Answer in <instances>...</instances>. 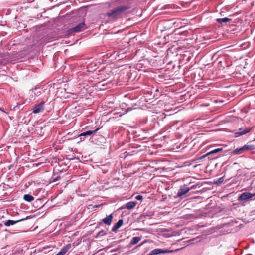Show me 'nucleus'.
<instances>
[{"label":"nucleus","mask_w":255,"mask_h":255,"mask_svg":"<svg viewBox=\"0 0 255 255\" xmlns=\"http://www.w3.org/2000/svg\"><path fill=\"white\" fill-rule=\"evenodd\" d=\"M106 234V232L104 230H102L99 231L97 233L96 237H97V238L103 236L104 235H105Z\"/></svg>","instance_id":"obj_20"},{"label":"nucleus","mask_w":255,"mask_h":255,"mask_svg":"<svg viewBox=\"0 0 255 255\" xmlns=\"http://www.w3.org/2000/svg\"><path fill=\"white\" fill-rule=\"evenodd\" d=\"M98 129H99V128H97L94 131L88 130V131H86L85 132H83L79 135V136H90V135H92V134H94L95 132H96L98 130Z\"/></svg>","instance_id":"obj_14"},{"label":"nucleus","mask_w":255,"mask_h":255,"mask_svg":"<svg viewBox=\"0 0 255 255\" xmlns=\"http://www.w3.org/2000/svg\"><path fill=\"white\" fill-rule=\"evenodd\" d=\"M172 251L174 252L173 250H172ZM176 251H177V250H174V252H176Z\"/></svg>","instance_id":"obj_27"},{"label":"nucleus","mask_w":255,"mask_h":255,"mask_svg":"<svg viewBox=\"0 0 255 255\" xmlns=\"http://www.w3.org/2000/svg\"><path fill=\"white\" fill-rule=\"evenodd\" d=\"M85 29H86V27H85V23L81 22L75 27H73L69 29L68 30V32L70 34L78 33L81 32Z\"/></svg>","instance_id":"obj_2"},{"label":"nucleus","mask_w":255,"mask_h":255,"mask_svg":"<svg viewBox=\"0 0 255 255\" xmlns=\"http://www.w3.org/2000/svg\"><path fill=\"white\" fill-rule=\"evenodd\" d=\"M252 128L248 127L245 128H240L237 131L235 132V137H238L241 135H244L251 131Z\"/></svg>","instance_id":"obj_4"},{"label":"nucleus","mask_w":255,"mask_h":255,"mask_svg":"<svg viewBox=\"0 0 255 255\" xmlns=\"http://www.w3.org/2000/svg\"><path fill=\"white\" fill-rule=\"evenodd\" d=\"M239 152H240V154H241L245 152L243 147H242L239 148Z\"/></svg>","instance_id":"obj_25"},{"label":"nucleus","mask_w":255,"mask_h":255,"mask_svg":"<svg viewBox=\"0 0 255 255\" xmlns=\"http://www.w3.org/2000/svg\"><path fill=\"white\" fill-rule=\"evenodd\" d=\"M135 199L137 200L141 201L143 199V196L141 195H137L135 197Z\"/></svg>","instance_id":"obj_24"},{"label":"nucleus","mask_w":255,"mask_h":255,"mask_svg":"<svg viewBox=\"0 0 255 255\" xmlns=\"http://www.w3.org/2000/svg\"><path fill=\"white\" fill-rule=\"evenodd\" d=\"M60 176H57L56 177H54V176H53L52 177V182H55V181H56L57 180H58L59 179H60Z\"/></svg>","instance_id":"obj_22"},{"label":"nucleus","mask_w":255,"mask_h":255,"mask_svg":"<svg viewBox=\"0 0 255 255\" xmlns=\"http://www.w3.org/2000/svg\"><path fill=\"white\" fill-rule=\"evenodd\" d=\"M0 111H3V112H5V111H4L3 110H2L1 109V108H0Z\"/></svg>","instance_id":"obj_26"},{"label":"nucleus","mask_w":255,"mask_h":255,"mask_svg":"<svg viewBox=\"0 0 255 255\" xmlns=\"http://www.w3.org/2000/svg\"><path fill=\"white\" fill-rule=\"evenodd\" d=\"M23 199L27 202H31L34 200V198L30 194H25Z\"/></svg>","instance_id":"obj_17"},{"label":"nucleus","mask_w":255,"mask_h":255,"mask_svg":"<svg viewBox=\"0 0 255 255\" xmlns=\"http://www.w3.org/2000/svg\"><path fill=\"white\" fill-rule=\"evenodd\" d=\"M71 244H68L61 249V250L55 255H64L70 249Z\"/></svg>","instance_id":"obj_11"},{"label":"nucleus","mask_w":255,"mask_h":255,"mask_svg":"<svg viewBox=\"0 0 255 255\" xmlns=\"http://www.w3.org/2000/svg\"><path fill=\"white\" fill-rule=\"evenodd\" d=\"M113 215L112 214H111L109 216H107L106 217L103 218L102 219V222L107 225H110L112 223V220H113Z\"/></svg>","instance_id":"obj_12"},{"label":"nucleus","mask_w":255,"mask_h":255,"mask_svg":"<svg viewBox=\"0 0 255 255\" xmlns=\"http://www.w3.org/2000/svg\"><path fill=\"white\" fill-rule=\"evenodd\" d=\"M123 224V220L122 219L119 220L117 223L113 226L112 228V231L113 232H116L117 230L122 226Z\"/></svg>","instance_id":"obj_13"},{"label":"nucleus","mask_w":255,"mask_h":255,"mask_svg":"<svg viewBox=\"0 0 255 255\" xmlns=\"http://www.w3.org/2000/svg\"><path fill=\"white\" fill-rule=\"evenodd\" d=\"M222 149H223L222 148H216L215 149L212 150V151L209 152L208 154L209 155H211L212 154H216V153L221 151L222 150Z\"/></svg>","instance_id":"obj_19"},{"label":"nucleus","mask_w":255,"mask_h":255,"mask_svg":"<svg viewBox=\"0 0 255 255\" xmlns=\"http://www.w3.org/2000/svg\"><path fill=\"white\" fill-rule=\"evenodd\" d=\"M141 237H134L132 239V240L130 242V244H131V245L136 244L141 240Z\"/></svg>","instance_id":"obj_18"},{"label":"nucleus","mask_w":255,"mask_h":255,"mask_svg":"<svg viewBox=\"0 0 255 255\" xmlns=\"http://www.w3.org/2000/svg\"><path fill=\"white\" fill-rule=\"evenodd\" d=\"M172 251L174 252L173 250H172ZM176 251H177V250H174V252H176Z\"/></svg>","instance_id":"obj_28"},{"label":"nucleus","mask_w":255,"mask_h":255,"mask_svg":"<svg viewBox=\"0 0 255 255\" xmlns=\"http://www.w3.org/2000/svg\"><path fill=\"white\" fill-rule=\"evenodd\" d=\"M137 204V202L136 201H130L126 203L125 205H124L121 207L122 209L127 208L129 210H131L134 208Z\"/></svg>","instance_id":"obj_9"},{"label":"nucleus","mask_w":255,"mask_h":255,"mask_svg":"<svg viewBox=\"0 0 255 255\" xmlns=\"http://www.w3.org/2000/svg\"><path fill=\"white\" fill-rule=\"evenodd\" d=\"M232 19L227 17L223 18H217L216 21L218 23L222 24L223 23H227L231 21Z\"/></svg>","instance_id":"obj_15"},{"label":"nucleus","mask_w":255,"mask_h":255,"mask_svg":"<svg viewBox=\"0 0 255 255\" xmlns=\"http://www.w3.org/2000/svg\"><path fill=\"white\" fill-rule=\"evenodd\" d=\"M173 252L172 250H168L167 249H155L151 251L148 254L146 255H158L161 254H166Z\"/></svg>","instance_id":"obj_3"},{"label":"nucleus","mask_w":255,"mask_h":255,"mask_svg":"<svg viewBox=\"0 0 255 255\" xmlns=\"http://www.w3.org/2000/svg\"><path fill=\"white\" fill-rule=\"evenodd\" d=\"M209 156V155L208 154V153H207V154L201 156L200 157H199L198 160H202L204 158H205L206 157H207Z\"/></svg>","instance_id":"obj_23"},{"label":"nucleus","mask_w":255,"mask_h":255,"mask_svg":"<svg viewBox=\"0 0 255 255\" xmlns=\"http://www.w3.org/2000/svg\"><path fill=\"white\" fill-rule=\"evenodd\" d=\"M192 188H189L187 187L186 185H184L179 189L177 193V196L178 197H181L187 193Z\"/></svg>","instance_id":"obj_7"},{"label":"nucleus","mask_w":255,"mask_h":255,"mask_svg":"<svg viewBox=\"0 0 255 255\" xmlns=\"http://www.w3.org/2000/svg\"><path fill=\"white\" fill-rule=\"evenodd\" d=\"M9 55L8 53L0 54V64H5L6 63L9 62Z\"/></svg>","instance_id":"obj_8"},{"label":"nucleus","mask_w":255,"mask_h":255,"mask_svg":"<svg viewBox=\"0 0 255 255\" xmlns=\"http://www.w3.org/2000/svg\"><path fill=\"white\" fill-rule=\"evenodd\" d=\"M243 147L245 151L255 149V145L253 144H247L244 145Z\"/></svg>","instance_id":"obj_16"},{"label":"nucleus","mask_w":255,"mask_h":255,"mask_svg":"<svg viewBox=\"0 0 255 255\" xmlns=\"http://www.w3.org/2000/svg\"><path fill=\"white\" fill-rule=\"evenodd\" d=\"M232 153L233 154H234V155H239V154H240V152H239V148H237V149L234 150L232 152Z\"/></svg>","instance_id":"obj_21"},{"label":"nucleus","mask_w":255,"mask_h":255,"mask_svg":"<svg viewBox=\"0 0 255 255\" xmlns=\"http://www.w3.org/2000/svg\"><path fill=\"white\" fill-rule=\"evenodd\" d=\"M130 7L128 5H121L109 11L106 15L111 20L115 21L122 17L123 14Z\"/></svg>","instance_id":"obj_1"},{"label":"nucleus","mask_w":255,"mask_h":255,"mask_svg":"<svg viewBox=\"0 0 255 255\" xmlns=\"http://www.w3.org/2000/svg\"><path fill=\"white\" fill-rule=\"evenodd\" d=\"M28 218V217L27 216L25 218H22V219H19V220H7L4 221L3 222V223H4V225L5 226L9 227V226H10L11 225H13L15 224H16L17 223H18V222H19L20 221L26 220Z\"/></svg>","instance_id":"obj_6"},{"label":"nucleus","mask_w":255,"mask_h":255,"mask_svg":"<svg viewBox=\"0 0 255 255\" xmlns=\"http://www.w3.org/2000/svg\"><path fill=\"white\" fill-rule=\"evenodd\" d=\"M45 102L44 101H42L40 103L35 104L33 108V113L34 114L38 113L41 112L43 111L44 108V105Z\"/></svg>","instance_id":"obj_5"},{"label":"nucleus","mask_w":255,"mask_h":255,"mask_svg":"<svg viewBox=\"0 0 255 255\" xmlns=\"http://www.w3.org/2000/svg\"><path fill=\"white\" fill-rule=\"evenodd\" d=\"M254 195L250 193L245 192L242 193L239 197V200H246L249 198L253 197Z\"/></svg>","instance_id":"obj_10"}]
</instances>
